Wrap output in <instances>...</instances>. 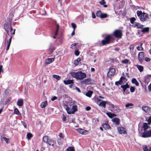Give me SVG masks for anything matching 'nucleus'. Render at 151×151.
Returning <instances> with one entry per match:
<instances>
[{"label": "nucleus", "instance_id": "nucleus-1", "mask_svg": "<svg viewBox=\"0 0 151 151\" xmlns=\"http://www.w3.org/2000/svg\"><path fill=\"white\" fill-rule=\"evenodd\" d=\"M123 35L122 31L120 29H116L112 34L106 35L104 39L101 41L102 46H104L113 43L114 37L121 39Z\"/></svg>", "mask_w": 151, "mask_h": 151}, {"label": "nucleus", "instance_id": "nucleus-2", "mask_svg": "<svg viewBox=\"0 0 151 151\" xmlns=\"http://www.w3.org/2000/svg\"><path fill=\"white\" fill-rule=\"evenodd\" d=\"M4 27L7 35L9 36H12L13 35H14L15 29L14 30L13 32L12 33V32L13 31V29L12 27V24L5 23L4 25Z\"/></svg>", "mask_w": 151, "mask_h": 151}, {"label": "nucleus", "instance_id": "nucleus-3", "mask_svg": "<svg viewBox=\"0 0 151 151\" xmlns=\"http://www.w3.org/2000/svg\"><path fill=\"white\" fill-rule=\"evenodd\" d=\"M137 14L142 21H145L149 19L148 14H146L145 12L142 13L141 11H137Z\"/></svg>", "mask_w": 151, "mask_h": 151}, {"label": "nucleus", "instance_id": "nucleus-4", "mask_svg": "<svg viewBox=\"0 0 151 151\" xmlns=\"http://www.w3.org/2000/svg\"><path fill=\"white\" fill-rule=\"evenodd\" d=\"M72 75L76 79L81 80L86 77V74L85 73H82L81 71H78L77 72H73Z\"/></svg>", "mask_w": 151, "mask_h": 151}, {"label": "nucleus", "instance_id": "nucleus-5", "mask_svg": "<svg viewBox=\"0 0 151 151\" xmlns=\"http://www.w3.org/2000/svg\"><path fill=\"white\" fill-rule=\"evenodd\" d=\"M42 141L45 143L48 144L49 145L54 147L56 144V142L52 139H49L48 136H44L42 138Z\"/></svg>", "mask_w": 151, "mask_h": 151}, {"label": "nucleus", "instance_id": "nucleus-6", "mask_svg": "<svg viewBox=\"0 0 151 151\" xmlns=\"http://www.w3.org/2000/svg\"><path fill=\"white\" fill-rule=\"evenodd\" d=\"M141 137L143 138H147L151 137V129L147 131V130L144 131V132L141 134Z\"/></svg>", "mask_w": 151, "mask_h": 151}, {"label": "nucleus", "instance_id": "nucleus-7", "mask_svg": "<svg viewBox=\"0 0 151 151\" xmlns=\"http://www.w3.org/2000/svg\"><path fill=\"white\" fill-rule=\"evenodd\" d=\"M129 85L127 83L126 84L121 86V87L123 88V91L124 92L125 94H127L129 93L130 92L128 90H127V88H129Z\"/></svg>", "mask_w": 151, "mask_h": 151}, {"label": "nucleus", "instance_id": "nucleus-8", "mask_svg": "<svg viewBox=\"0 0 151 151\" xmlns=\"http://www.w3.org/2000/svg\"><path fill=\"white\" fill-rule=\"evenodd\" d=\"M144 53L143 52H139L138 55V59L141 63L143 60L144 59Z\"/></svg>", "mask_w": 151, "mask_h": 151}, {"label": "nucleus", "instance_id": "nucleus-9", "mask_svg": "<svg viewBox=\"0 0 151 151\" xmlns=\"http://www.w3.org/2000/svg\"><path fill=\"white\" fill-rule=\"evenodd\" d=\"M119 133L121 134H127V131L125 128L122 127H119L117 128Z\"/></svg>", "mask_w": 151, "mask_h": 151}, {"label": "nucleus", "instance_id": "nucleus-10", "mask_svg": "<svg viewBox=\"0 0 151 151\" xmlns=\"http://www.w3.org/2000/svg\"><path fill=\"white\" fill-rule=\"evenodd\" d=\"M109 70L107 73V76L110 77L113 76L115 74V70L113 68H110Z\"/></svg>", "mask_w": 151, "mask_h": 151}, {"label": "nucleus", "instance_id": "nucleus-11", "mask_svg": "<svg viewBox=\"0 0 151 151\" xmlns=\"http://www.w3.org/2000/svg\"><path fill=\"white\" fill-rule=\"evenodd\" d=\"M72 105V106L70 111H67L68 114H73L77 110V106L76 105H74L73 104H71Z\"/></svg>", "mask_w": 151, "mask_h": 151}, {"label": "nucleus", "instance_id": "nucleus-12", "mask_svg": "<svg viewBox=\"0 0 151 151\" xmlns=\"http://www.w3.org/2000/svg\"><path fill=\"white\" fill-rule=\"evenodd\" d=\"M77 131L79 133L85 135L87 133V131L81 128L77 129Z\"/></svg>", "mask_w": 151, "mask_h": 151}, {"label": "nucleus", "instance_id": "nucleus-13", "mask_svg": "<svg viewBox=\"0 0 151 151\" xmlns=\"http://www.w3.org/2000/svg\"><path fill=\"white\" fill-rule=\"evenodd\" d=\"M134 27H136L137 29L142 28L143 27V25L138 23L135 22L132 25Z\"/></svg>", "mask_w": 151, "mask_h": 151}, {"label": "nucleus", "instance_id": "nucleus-14", "mask_svg": "<svg viewBox=\"0 0 151 151\" xmlns=\"http://www.w3.org/2000/svg\"><path fill=\"white\" fill-rule=\"evenodd\" d=\"M142 109L144 111L147 113H149L151 109L150 107L146 106H143Z\"/></svg>", "mask_w": 151, "mask_h": 151}, {"label": "nucleus", "instance_id": "nucleus-15", "mask_svg": "<svg viewBox=\"0 0 151 151\" xmlns=\"http://www.w3.org/2000/svg\"><path fill=\"white\" fill-rule=\"evenodd\" d=\"M54 60V59L53 58H47L45 59V63L46 64H49Z\"/></svg>", "mask_w": 151, "mask_h": 151}, {"label": "nucleus", "instance_id": "nucleus-16", "mask_svg": "<svg viewBox=\"0 0 151 151\" xmlns=\"http://www.w3.org/2000/svg\"><path fill=\"white\" fill-rule=\"evenodd\" d=\"M108 103L107 101H101L99 105L100 106H102L104 108H106V104H107Z\"/></svg>", "mask_w": 151, "mask_h": 151}, {"label": "nucleus", "instance_id": "nucleus-17", "mask_svg": "<svg viewBox=\"0 0 151 151\" xmlns=\"http://www.w3.org/2000/svg\"><path fill=\"white\" fill-rule=\"evenodd\" d=\"M10 37L9 39V41H7V45L6 48V50H8L9 49V47H10V46L11 42V41H12V36H10Z\"/></svg>", "mask_w": 151, "mask_h": 151}, {"label": "nucleus", "instance_id": "nucleus-18", "mask_svg": "<svg viewBox=\"0 0 151 151\" xmlns=\"http://www.w3.org/2000/svg\"><path fill=\"white\" fill-rule=\"evenodd\" d=\"M112 121L116 124L119 125L120 122V120L119 119L117 118H115L113 119Z\"/></svg>", "mask_w": 151, "mask_h": 151}, {"label": "nucleus", "instance_id": "nucleus-19", "mask_svg": "<svg viewBox=\"0 0 151 151\" xmlns=\"http://www.w3.org/2000/svg\"><path fill=\"white\" fill-rule=\"evenodd\" d=\"M102 126L105 130L109 129L111 128L109 125L108 124L106 123L103 124L102 125Z\"/></svg>", "mask_w": 151, "mask_h": 151}, {"label": "nucleus", "instance_id": "nucleus-20", "mask_svg": "<svg viewBox=\"0 0 151 151\" xmlns=\"http://www.w3.org/2000/svg\"><path fill=\"white\" fill-rule=\"evenodd\" d=\"M151 78V75H147L145 76L144 77V81L146 82L147 81L150 80Z\"/></svg>", "mask_w": 151, "mask_h": 151}, {"label": "nucleus", "instance_id": "nucleus-21", "mask_svg": "<svg viewBox=\"0 0 151 151\" xmlns=\"http://www.w3.org/2000/svg\"><path fill=\"white\" fill-rule=\"evenodd\" d=\"M23 102L22 99H19L18 100L17 102V105L19 106H22L23 105Z\"/></svg>", "mask_w": 151, "mask_h": 151}, {"label": "nucleus", "instance_id": "nucleus-22", "mask_svg": "<svg viewBox=\"0 0 151 151\" xmlns=\"http://www.w3.org/2000/svg\"><path fill=\"white\" fill-rule=\"evenodd\" d=\"M149 127V126L148 125L147 123H144L143 124L142 128L143 129V131H145L147 130Z\"/></svg>", "mask_w": 151, "mask_h": 151}, {"label": "nucleus", "instance_id": "nucleus-23", "mask_svg": "<svg viewBox=\"0 0 151 151\" xmlns=\"http://www.w3.org/2000/svg\"><path fill=\"white\" fill-rule=\"evenodd\" d=\"M136 66L140 72H142L144 68L143 66L139 65H136Z\"/></svg>", "mask_w": 151, "mask_h": 151}, {"label": "nucleus", "instance_id": "nucleus-24", "mask_svg": "<svg viewBox=\"0 0 151 151\" xmlns=\"http://www.w3.org/2000/svg\"><path fill=\"white\" fill-rule=\"evenodd\" d=\"M132 83L135 84L137 86H138L139 85V83L135 78H133L132 79Z\"/></svg>", "mask_w": 151, "mask_h": 151}, {"label": "nucleus", "instance_id": "nucleus-25", "mask_svg": "<svg viewBox=\"0 0 151 151\" xmlns=\"http://www.w3.org/2000/svg\"><path fill=\"white\" fill-rule=\"evenodd\" d=\"M93 92L91 91H88L86 93V95L89 97H91L93 94Z\"/></svg>", "mask_w": 151, "mask_h": 151}, {"label": "nucleus", "instance_id": "nucleus-26", "mask_svg": "<svg viewBox=\"0 0 151 151\" xmlns=\"http://www.w3.org/2000/svg\"><path fill=\"white\" fill-rule=\"evenodd\" d=\"M149 30V28L148 27H145L142 29L141 32L144 33H147Z\"/></svg>", "mask_w": 151, "mask_h": 151}, {"label": "nucleus", "instance_id": "nucleus-27", "mask_svg": "<svg viewBox=\"0 0 151 151\" xmlns=\"http://www.w3.org/2000/svg\"><path fill=\"white\" fill-rule=\"evenodd\" d=\"M106 114L109 117L111 118H112L113 117L116 116V114H113L110 112L106 113Z\"/></svg>", "mask_w": 151, "mask_h": 151}, {"label": "nucleus", "instance_id": "nucleus-28", "mask_svg": "<svg viewBox=\"0 0 151 151\" xmlns=\"http://www.w3.org/2000/svg\"><path fill=\"white\" fill-rule=\"evenodd\" d=\"M47 104V102L46 101L42 102L40 105L41 107L42 108H45Z\"/></svg>", "mask_w": 151, "mask_h": 151}, {"label": "nucleus", "instance_id": "nucleus-29", "mask_svg": "<svg viewBox=\"0 0 151 151\" xmlns=\"http://www.w3.org/2000/svg\"><path fill=\"white\" fill-rule=\"evenodd\" d=\"M14 114H16L19 116L21 115V114L19 111L18 109L17 108H15L14 109Z\"/></svg>", "mask_w": 151, "mask_h": 151}, {"label": "nucleus", "instance_id": "nucleus-30", "mask_svg": "<svg viewBox=\"0 0 151 151\" xmlns=\"http://www.w3.org/2000/svg\"><path fill=\"white\" fill-rule=\"evenodd\" d=\"M73 103H72L71 102V103H68L67 104V111H68V110L70 108H71L72 106V105H71V104H73Z\"/></svg>", "mask_w": 151, "mask_h": 151}, {"label": "nucleus", "instance_id": "nucleus-31", "mask_svg": "<svg viewBox=\"0 0 151 151\" xmlns=\"http://www.w3.org/2000/svg\"><path fill=\"white\" fill-rule=\"evenodd\" d=\"M142 45L143 44L142 43H141L140 45L137 47V50L139 51H142L143 50V48L142 47Z\"/></svg>", "mask_w": 151, "mask_h": 151}, {"label": "nucleus", "instance_id": "nucleus-32", "mask_svg": "<svg viewBox=\"0 0 151 151\" xmlns=\"http://www.w3.org/2000/svg\"><path fill=\"white\" fill-rule=\"evenodd\" d=\"M81 60V59L80 58H78L74 60V63L76 65H78L79 62H80Z\"/></svg>", "mask_w": 151, "mask_h": 151}, {"label": "nucleus", "instance_id": "nucleus-33", "mask_svg": "<svg viewBox=\"0 0 151 151\" xmlns=\"http://www.w3.org/2000/svg\"><path fill=\"white\" fill-rule=\"evenodd\" d=\"M134 106V104L131 103H128L125 105L126 108H129V109H132V108L130 106Z\"/></svg>", "mask_w": 151, "mask_h": 151}, {"label": "nucleus", "instance_id": "nucleus-34", "mask_svg": "<svg viewBox=\"0 0 151 151\" xmlns=\"http://www.w3.org/2000/svg\"><path fill=\"white\" fill-rule=\"evenodd\" d=\"M143 150L144 151H151V146L148 150L147 145H145L143 147Z\"/></svg>", "mask_w": 151, "mask_h": 151}, {"label": "nucleus", "instance_id": "nucleus-35", "mask_svg": "<svg viewBox=\"0 0 151 151\" xmlns=\"http://www.w3.org/2000/svg\"><path fill=\"white\" fill-rule=\"evenodd\" d=\"M84 83L86 84H91V80L89 79H87L84 81Z\"/></svg>", "mask_w": 151, "mask_h": 151}, {"label": "nucleus", "instance_id": "nucleus-36", "mask_svg": "<svg viewBox=\"0 0 151 151\" xmlns=\"http://www.w3.org/2000/svg\"><path fill=\"white\" fill-rule=\"evenodd\" d=\"M59 24H57L56 26V31L55 33V36H56L58 34V32L59 30Z\"/></svg>", "mask_w": 151, "mask_h": 151}, {"label": "nucleus", "instance_id": "nucleus-37", "mask_svg": "<svg viewBox=\"0 0 151 151\" xmlns=\"http://www.w3.org/2000/svg\"><path fill=\"white\" fill-rule=\"evenodd\" d=\"M14 10H12L9 14V17H11V18H13L14 16Z\"/></svg>", "mask_w": 151, "mask_h": 151}, {"label": "nucleus", "instance_id": "nucleus-38", "mask_svg": "<svg viewBox=\"0 0 151 151\" xmlns=\"http://www.w3.org/2000/svg\"><path fill=\"white\" fill-rule=\"evenodd\" d=\"M67 151H75L74 148L72 147H69L67 149Z\"/></svg>", "mask_w": 151, "mask_h": 151}, {"label": "nucleus", "instance_id": "nucleus-39", "mask_svg": "<svg viewBox=\"0 0 151 151\" xmlns=\"http://www.w3.org/2000/svg\"><path fill=\"white\" fill-rule=\"evenodd\" d=\"M72 83H74L73 80H67V85L70 84Z\"/></svg>", "mask_w": 151, "mask_h": 151}, {"label": "nucleus", "instance_id": "nucleus-40", "mask_svg": "<svg viewBox=\"0 0 151 151\" xmlns=\"http://www.w3.org/2000/svg\"><path fill=\"white\" fill-rule=\"evenodd\" d=\"M27 136L28 139H30L32 137V135L30 133L27 134Z\"/></svg>", "mask_w": 151, "mask_h": 151}, {"label": "nucleus", "instance_id": "nucleus-41", "mask_svg": "<svg viewBox=\"0 0 151 151\" xmlns=\"http://www.w3.org/2000/svg\"><path fill=\"white\" fill-rule=\"evenodd\" d=\"M101 15V16L100 18L102 19L106 18L107 17V14L106 13L102 14V13Z\"/></svg>", "mask_w": 151, "mask_h": 151}, {"label": "nucleus", "instance_id": "nucleus-42", "mask_svg": "<svg viewBox=\"0 0 151 151\" xmlns=\"http://www.w3.org/2000/svg\"><path fill=\"white\" fill-rule=\"evenodd\" d=\"M102 13L100 11H98L96 13V15L97 17H101Z\"/></svg>", "mask_w": 151, "mask_h": 151}, {"label": "nucleus", "instance_id": "nucleus-43", "mask_svg": "<svg viewBox=\"0 0 151 151\" xmlns=\"http://www.w3.org/2000/svg\"><path fill=\"white\" fill-rule=\"evenodd\" d=\"M54 78L56 79L57 80H59L60 79V77L59 76L56 75H54L53 76Z\"/></svg>", "mask_w": 151, "mask_h": 151}, {"label": "nucleus", "instance_id": "nucleus-44", "mask_svg": "<svg viewBox=\"0 0 151 151\" xmlns=\"http://www.w3.org/2000/svg\"><path fill=\"white\" fill-rule=\"evenodd\" d=\"M122 81H120V80L118 81H116L115 82V84L116 85H119L122 84Z\"/></svg>", "mask_w": 151, "mask_h": 151}, {"label": "nucleus", "instance_id": "nucleus-45", "mask_svg": "<svg viewBox=\"0 0 151 151\" xmlns=\"http://www.w3.org/2000/svg\"><path fill=\"white\" fill-rule=\"evenodd\" d=\"M80 53V52L78 50H75L74 52V54L78 56L79 55Z\"/></svg>", "mask_w": 151, "mask_h": 151}, {"label": "nucleus", "instance_id": "nucleus-46", "mask_svg": "<svg viewBox=\"0 0 151 151\" xmlns=\"http://www.w3.org/2000/svg\"><path fill=\"white\" fill-rule=\"evenodd\" d=\"M129 60L127 59H125L124 60H122V63H123L127 64L129 62Z\"/></svg>", "mask_w": 151, "mask_h": 151}, {"label": "nucleus", "instance_id": "nucleus-47", "mask_svg": "<svg viewBox=\"0 0 151 151\" xmlns=\"http://www.w3.org/2000/svg\"><path fill=\"white\" fill-rule=\"evenodd\" d=\"M136 19L134 17H132L130 19V23L132 24H133L134 21Z\"/></svg>", "mask_w": 151, "mask_h": 151}, {"label": "nucleus", "instance_id": "nucleus-48", "mask_svg": "<svg viewBox=\"0 0 151 151\" xmlns=\"http://www.w3.org/2000/svg\"><path fill=\"white\" fill-rule=\"evenodd\" d=\"M130 90L131 92L133 93L134 91L135 90V88L133 86H131L130 88Z\"/></svg>", "mask_w": 151, "mask_h": 151}, {"label": "nucleus", "instance_id": "nucleus-49", "mask_svg": "<svg viewBox=\"0 0 151 151\" xmlns=\"http://www.w3.org/2000/svg\"><path fill=\"white\" fill-rule=\"evenodd\" d=\"M134 46L133 45H131L129 47V49L131 51H133L134 49Z\"/></svg>", "mask_w": 151, "mask_h": 151}, {"label": "nucleus", "instance_id": "nucleus-50", "mask_svg": "<svg viewBox=\"0 0 151 151\" xmlns=\"http://www.w3.org/2000/svg\"><path fill=\"white\" fill-rule=\"evenodd\" d=\"M78 44V43H74L72 44L71 45V48H75V47L76 45L77 44Z\"/></svg>", "mask_w": 151, "mask_h": 151}, {"label": "nucleus", "instance_id": "nucleus-51", "mask_svg": "<svg viewBox=\"0 0 151 151\" xmlns=\"http://www.w3.org/2000/svg\"><path fill=\"white\" fill-rule=\"evenodd\" d=\"M99 3L101 5H103L106 3V2L105 0H102L101 1H99Z\"/></svg>", "mask_w": 151, "mask_h": 151}, {"label": "nucleus", "instance_id": "nucleus-52", "mask_svg": "<svg viewBox=\"0 0 151 151\" xmlns=\"http://www.w3.org/2000/svg\"><path fill=\"white\" fill-rule=\"evenodd\" d=\"M71 24L72 27L73 29V30H75L76 27V25L75 24L73 23H72Z\"/></svg>", "mask_w": 151, "mask_h": 151}, {"label": "nucleus", "instance_id": "nucleus-53", "mask_svg": "<svg viewBox=\"0 0 151 151\" xmlns=\"http://www.w3.org/2000/svg\"><path fill=\"white\" fill-rule=\"evenodd\" d=\"M55 48L54 47H52L50 48V53H52L55 50Z\"/></svg>", "mask_w": 151, "mask_h": 151}, {"label": "nucleus", "instance_id": "nucleus-54", "mask_svg": "<svg viewBox=\"0 0 151 151\" xmlns=\"http://www.w3.org/2000/svg\"><path fill=\"white\" fill-rule=\"evenodd\" d=\"M147 122H148V124L150 125L151 123V116H150L148 120H147Z\"/></svg>", "mask_w": 151, "mask_h": 151}, {"label": "nucleus", "instance_id": "nucleus-55", "mask_svg": "<svg viewBox=\"0 0 151 151\" xmlns=\"http://www.w3.org/2000/svg\"><path fill=\"white\" fill-rule=\"evenodd\" d=\"M12 18H11V17H9L8 19V21L9 24H12Z\"/></svg>", "mask_w": 151, "mask_h": 151}, {"label": "nucleus", "instance_id": "nucleus-56", "mask_svg": "<svg viewBox=\"0 0 151 151\" xmlns=\"http://www.w3.org/2000/svg\"><path fill=\"white\" fill-rule=\"evenodd\" d=\"M3 139L4 140L6 143H8L9 142V139L6 138L5 137H4Z\"/></svg>", "mask_w": 151, "mask_h": 151}, {"label": "nucleus", "instance_id": "nucleus-57", "mask_svg": "<svg viewBox=\"0 0 151 151\" xmlns=\"http://www.w3.org/2000/svg\"><path fill=\"white\" fill-rule=\"evenodd\" d=\"M120 81H122L123 82V80H126V79L124 77L122 76L121 77L120 79Z\"/></svg>", "mask_w": 151, "mask_h": 151}, {"label": "nucleus", "instance_id": "nucleus-58", "mask_svg": "<svg viewBox=\"0 0 151 151\" xmlns=\"http://www.w3.org/2000/svg\"><path fill=\"white\" fill-rule=\"evenodd\" d=\"M22 124L23 125L24 127L25 128H27V125L26 123L24 122H22Z\"/></svg>", "mask_w": 151, "mask_h": 151}, {"label": "nucleus", "instance_id": "nucleus-59", "mask_svg": "<svg viewBox=\"0 0 151 151\" xmlns=\"http://www.w3.org/2000/svg\"><path fill=\"white\" fill-rule=\"evenodd\" d=\"M150 59L147 58V57H145V60L146 62H149L150 61Z\"/></svg>", "mask_w": 151, "mask_h": 151}, {"label": "nucleus", "instance_id": "nucleus-60", "mask_svg": "<svg viewBox=\"0 0 151 151\" xmlns=\"http://www.w3.org/2000/svg\"><path fill=\"white\" fill-rule=\"evenodd\" d=\"M92 17L93 18H96V16L94 12H92Z\"/></svg>", "mask_w": 151, "mask_h": 151}, {"label": "nucleus", "instance_id": "nucleus-61", "mask_svg": "<svg viewBox=\"0 0 151 151\" xmlns=\"http://www.w3.org/2000/svg\"><path fill=\"white\" fill-rule=\"evenodd\" d=\"M58 143L59 145L62 144V143L61 141V139H58Z\"/></svg>", "mask_w": 151, "mask_h": 151}, {"label": "nucleus", "instance_id": "nucleus-62", "mask_svg": "<svg viewBox=\"0 0 151 151\" xmlns=\"http://www.w3.org/2000/svg\"><path fill=\"white\" fill-rule=\"evenodd\" d=\"M91 107L89 106H87L86 107V110L87 111L90 110H91Z\"/></svg>", "mask_w": 151, "mask_h": 151}, {"label": "nucleus", "instance_id": "nucleus-63", "mask_svg": "<svg viewBox=\"0 0 151 151\" xmlns=\"http://www.w3.org/2000/svg\"><path fill=\"white\" fill-rule=\"evenodd\" d=\"M57 99V97H56L55 96H54L52 98H51V100L52 101H54L55 100Z\"/></svg>", "mask_w": 151, "mask_h": 151}, {"label": "nucleus", "instance_id": "nucleus-64", "mask_svg": "<svg viewBox=\"0 0 151 151\" xmlns=\"http://www.w3.org/2000/svg\"><path fill=\"white\" fill-rule=\"evenodd\" d=\"M62 120L63 121H65L66 120V117L63 114V117L62 118Z\"/></svg>", "mask_w": 151, "mask_h": 151}]
</instances>
